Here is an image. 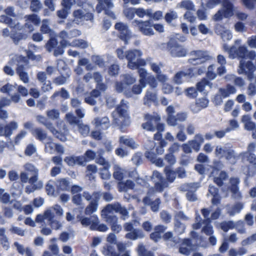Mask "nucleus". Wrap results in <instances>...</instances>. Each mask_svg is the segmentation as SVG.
<instances>
[{
  "label": "nucleus",
  "mask_w": 256,
  "mask_h": 256,
  "mask_svg": "<svg viewBox=\"0 0 256 256\" xmlns=\"http://www.w3.org/2000/svg\"><path fill=\"white\" fill-rule=\"evenodd\" d=\"M47 116L51 120H57L60 116V112L58 110L52 109L46 112Z\"/></svg>",
  "instance_id": "nucleus-59"
},
{
  "label": "nucleus",
  "mask_w": 256,
  "mask_h": 256,
  "mask_svg": "<svg viewBox=\"0 0 256 256\" xmlns=\"http://www.w3.org/2000/svg\"><path fill=\"white\" fill-rule=\"evenodd\" d=\"M132 66L130 68L131 70H134L139 68L140 66H144L146 64V62L144 59L140 58L136 59V61L134 62H131Z\"/></svg>",
  "instance_id": "nucleus-54"
},
{
  "label": "nucleus",
  "mask_w": 256,
  "mask_h": 256,
  "mask_svg": "<svg viewBox=\"0 0 256 256\" xmlns=\"http://www.w3.org/2000/svg\"><path fill=\"white\" fill-rule=\"evenodd\" d=\"M122 80L125 84L130 86L134 84L136 82V80L131 75L129 74H125L123 76Z\"/></svg>",
  "instance_id": "nucleus-61"
},
{
  "label": "nucleus",
  "mask_w": 256,
  "mask_h": 256,
  "mask_svg": "<svg viewBox=\"0 0 256 256\" xmlns=\"http://www.w3.org/2000/svg\"><path fill=\"white\" fill-rule=\"evenodd\" d=\"M88 43L82 39H76L72 42V46L74 47L80 48L85 49L88 47Z\"/></svg>",
  "instance_id": "nucleus-48"
},
{
  "label": "nucleus",
  "mask_w": 256,
  "mask_h": 256,
  "mask_svg": "<svg viewBox=\"0 0 256 256\" xmlns=\"http://www.w3.org/2000/svg\"><path fill=\"white\" fill-rule=\"evenodd\" d=\"M142 55L140 50H129L126 52V58L128 60V67L130 68L131 67V62H134V60L138 58H140Z\"/></svg>",
  "instance_id": "nucleus-18"
},
{
  "label": "nucleus",
  "mask_w": 256,
  "mask_h": 256,
  "mask_svg": "<svg viewBox=\"0 0 256 256\" xmlns=\"http://www.w3.org/2000/svg\"><path fill=\"white\" fill-rule=\"evenodd\" d=\"M5 232L4 228H0V244L4 250H8L10 248V242Z\"/></svg>",
  "instance_id": "nucleus-33"
},
{
  "label": "nucleus",
  "mask_w": 256,
  "mask_h": 256,
  "mask_svg": "<svg viewBox=\"0 0 256 256\" xmlns=\"http://www.w3.org/2000/svg\"><path fill=\"white\" fill-rule=\"evenodd\" d=\"M138 71L140 76L141 72H144V80L146 86V84H148L152 88H155L157 86V80L156 78L154 76H148L146 71V70L145 69L143 68H140Z\"/></svg>",
  "instance_id": "nucleus-20"
},
{
  "label": "nucleus",
  "mask_w": 256,
  "mask_h": 256,
  "mask_svg": "<svg viewBox=\"0 0 256 256\" xmlns=\"http://www.w3.org/2000/svg\"><path fill=\"white\" fill-rule=\"evenodd\" d=\"M197 183H188L183 184L181 186L182 190L186 192V198L189 202H194L198 200L196 192L198 188Z\"/></svg>",
  "instance_id": "nucleus-10"
},
{
  "label": "nucleus",
  "mask_w": 256,
  "mask_h": 256,
  "mask_svg": "<svg viewBox=\"0 0 256 256\" xmlns=\"http://www.w3.org/2000/svg\"><path fill=\"white\" fill-rule=\"evenodd\" d=\"M139 84H134L132 89V92L136 94H140L144 88L146 87V83L144 80V72H142L140 74V79L139 80Z\"/></svg>",
  "instance_id": "nucleus-22"
},
{
  "label": "nucleus",
  "mask_w": 256,
  "mask_h": 256,
  "mask_svg": "<svg viewBox=\"0 0 256 256\" xmlns=\"http://www.w3.org/2000/svg\"><path fill=\"white\" fill-rule=\"evenodd\" d=\"M30 2V8L34 12H39L42 8V4L40 0H28Z\"/></svg>",
  "instance_id": "nucleus-44"
},
{
  "label": "nucleus",
  "mask_w": 256,
  "mask_h": 256,
  "mask_svg": "<svg viewBox=\"0 0 256 256\" xmlns=\"http://www.w3.org/2000/svg\"><path fill=\"white\" fill-rule=\"evenodd\" d=\"M224 157H225L228 160H232V162L234 163L235 162L236 156L235 152L233 150L227 148Z\"/></svg>",
  "instance_id": "nucleus-60"
},
{
  "label": "nucleus",
  "mask_w": 256,
  "mask_h": 256,
  "mask_svg": "<svg viewBox=\"0 0 256 256\" xmlns=\"http://www.w3.org/2000/svg\"><path fill=\"white\" fill-rule=\"evenodd\" d=\"M110 166H105L100 170V177L102 180H108L110 178V174L109 172Z\"/></svg>",
  "instance_id": "nucleus-50"
},
{
  "label": "nucleus",
  "mask_w": 256,
  "mask_h": 256,
  "mask_svg": "<svg viewBox=\"0 0 256 256\" xmlns=\"http://www.w3.org/2000/svg\"><path fill=\"white\" fill-rule=\"evenodd\" d=\"M66 116L67 120L70 124H76L78 126L81 122V120L72 114L68 113L66 114Z\"/></svg>",
  "instance_id": "nucleus-53"
},
{
  "label": "nucleus",
  "mask_w": 256,
  "mask_h": 256,
  "mask_svg": "<svg viewBox=\"0 0 256 256\" xmlns=\"http://www.w3.org/2000/svg\"><path fill=\"white\" fill-rule=\"evenodd\" d=\"M122 208L120 204L118 202L114 204H108L104 207L103 212L112 213V211H114L118 212Z\"/></svg>",
  "instance_id": "nucleus-41"
},
{
  "label": "nucleus",
  "mask_w": 256,
  "mask_h": 256,
  "mask_svg": "<svg viewBox=\"0 0 256 256\" xmlns=\"http://www.w3.org/2000/svg\"><path fill=\"white\" fill-rule=\"evenodd\" d=\"M94 124L96 128L102 130H106L110 126V120L107 116L94 118Z\"/></svg>",
  "instance_id": "nucleus-17"
},
{
  "label": "nucleus",
  "mask_w": 256,
  "mask_h": 256,
  "mask_svg": "<svg viewBox=\"0 0 256 256\" xmlns=\"http://www.w3.org/2000/svg\"><path fill=\"white\" fill-rule=\"evenodd\" d=\"M98 1L96 10L98 12L106 9H110L114 6L112 0H98Z\"/></svg>",
  "instance_id": "nucleus-24"
},
{
  "label": "nucleus",
  "mask_w": 256,
  "mask_h": 256,
  "mask_svg": "<svg viewBox=\"0 0 256 256\" xmlns=\"http://www.w3.org/2000/svg\"><path fill=\"white\" fill-rule=\"evenodd\" d=\"M48 20H44L42 24L40 30L41 33L42 34H50L52 32V29L50 28L48 24H46Z\"/></svg>",
  "instance_id": "nucleus-63"
},
{
  "label": "nucleus",
  "mask_w": 256,
  "mask_h": 256,
  "mask_svg": "<svg viewBox=\"0 0 256 256\" xmlns=\"http://www.w3.org/2000/svg\"><path fill=\"white\" fill-rule=\"evenodd\" d=\"M142 202L145 205L150 206L153 212L158 210L160 204V199L159 198H156L154 200H152L148 196H146L144 198Z\"/></svg>",
  "instance_id": "nucleus-23"
},
{
  "label": "nucleus",
  "mask_w": 256,
  "mask_h": 256,
  "mask_svg": "<svg viewBox=\"0 0 256 256\" xmlns=\"http://www.w3.org/2000/svg\"><path fill=\"white\" fill-rule=\"evenodd\" d=\"M102 216L105 219L106 222L110 226L118 222V217L112 212H107L102 210Z\"/></svg>",
  "instance_id": "nucleus-31"
},
{
  "label": "nucleus",
  "mask_w": 256,
  "mask_h": 256,
  "mask_svg": "<svg viewBox=\"0 0 256 256\" xmlns=\"http://www.w3.org/2000/svg\"><path fill=\"white\" fill-rule=\"evenodd\" d=\"M214 65L211 64L208 67V71L206 72V77L210 80H214L216 76V74L214 72Z\"/></svg>",
  "instance_id": "nucleus-58"
},
{
  "label": "nucleus",
  "mask_w": 256,
  "mask_h": 256,
  "mask_svg": "<svg viewBox=\"0 0 256 256\" xmlns=\"http://www.w3.org/2000/svg\"><path fill=\"white\" fill-rule=\"evenodd\" d=\"M193 71L192 70L188 69L186 71H180L177 72L174 76V82L177 84H180L182 82L183 78H192L194 76Z\"/></svg>",
  "instance_id": "nucleus-19"
},
{
  "label": "nucleus",
  "mask_w": 256,
  "mask_h": 256,
  "mask_svg": "<svg viewBox=\"0 0 256 256\" xmlns=\"http://www.w3.org/2000/svg\"><path fill=\"white\" fill-rule=\"evenodd\" d=\"M97 167L94 164H88L86 166V176L88 177L90 180H94V174L97 172Z\"/></svg>",
  "instance_id": "nucleus-46"
},
{
  "label": "nucleus",
  "mask_w": 256,
  "mask_h": 256,
  "mask_svg": "<svg viewBox=\"0 0 256 256\" xmlns=\"http://www.w3.org/2000/svg\"><path fill=\"white\" fill-rule=\"evenodd\" d=\"M240 154L243 160H246L250 163L256 165V156L254 153L242 152Z\"/></svg>",
  "instance_id": "nucleus-43"
},
{
  "label": "nucleus",
  "mask_w": 256,
  "mask_h": 256,
  "mask_svg": "<svg viewBox=\"0 0 256 256\" xmlns=\"http://www.w3.org/2000/svg\"><path fill=\"white\" fill-rule=\"evenodd\" d=\"M34 30V25L28 22H26L23 26L18 23L11 30L10 37L14 44L18 45L21 41L26 40L28 38V34L32 32Z\"/></svg>",
  "instance_id": "nucleus-3"
},
{
  "label": "nucleus",
  "mask_w": 256,
  "mask_h": 256,
  "mask_svg": "<svg viewBox=\"0 0 256 256\" xmlns=\"http://www.w3.org/2000/svg\"><path fill=\"white\" fill-rule=\"evenodd\" d=\"M242 172L246 175V178L253 176L256 172L255 167L251 166H242Z\"/></svg>",
  "instance_id": "nucleus-42"
},
{
  "label": "nucleus",
  "mask_w": 256,
  "mask_h": 256,
  "mask_svg": "<svg viewBox=\"0 0 256 256\" xmlns=\"http://www.w3.org/2000/svg\"><path fill=\"white\" fill-rule=\"evenodd\" d=\"M24 65H18L16 68V72L20 76L21 80L24 83H28L29 80L28 76V73L24 71Z\"/></svg>",
  "instance_id": "nucleus-35"
},
{
  "label": "nucleus",
  "mask_w": 256,
  "mask_h": 256,
  "mask_svg": "<svg viewBox=\"0 0 256 256\" xmlns=\"http://www.w3.org/2000/svg\"><path fill=\"white\" fill-rule=\"evenodd\" d=\"M58 40L55 37H50L46 44L45 47L46 50L50 52L58 44Z\"/></svg>",
  "instance_id": "nucleus-47"
},
{
  "label": "nucleus",
  "mask_w": 256,
  "mask_h": 256,
  "mask_svg": "<svg viewBox=\"0 0 256 256\" xmlns=\"http://www.w3.org/2000/svg\"><path fill=\"white\" fill-rule=\"evenodd\" d=\"M72 14L74 18V21L76 22L77 24L84 20L92 21L94 20V14L90 12L84 13L80 9L74 10Z\"/></svg>",
  "instance_id": "nucleus-13"
},
{
  "label": "nucleus",
  "mask_w": 256,
  "mask_h": 256,
  "mask_svg": "<svg viewBox=\"0 0 256 256\" xmlns=\"http://www.w3.org/2000/svg\"><path fill=\"white\" fill-rule=\"evenodd\" d=\"M136 8H128L124 10V14L125 16L128 20H132L136 14Z\"/></svg>",
  "instance_id": "nucleus-55"
},
{
  "label": "nucleus",
  "mask_w": 256,
  "mask_h": 256,
  "mask_svg": "<svg viewBox=\"0 0 256 256\" xmlns=\"http://www.w3.org/2000/svg\"><path fill=\"white\" fill-rule=\"evenodd\" d=\"M204 139L200 134H197L194 136V139L188 141L192 150L198 152L200 149L201 145L204 143Z\"/></svg>",
  "instance_id": "nucleus-14"
},
{
  "label": "nucleus",
  "mask_w": 256,
  "mask_h": 256,
  "mask_svg": "<svg viewBox=\"0 0 256 256\" xmlns=\"http://www.w3.org/2000/svg\"><path fill=\"white\" fill-rule=\"evenodd\" d=\"M220 228L225 232L234 227V224L232 221L223 222L220 224Z\"/></svg>",
  "instance_id": "nucleus-57"
},
{
  "label": "nucleus",
  "mask_w": 256,
  "mask_h": 256,
  "mask_svg": "<svg viewBox=\"0 0 256 256\" xmlns=\"http://www.w3.org/2000/svg\"><path fill=\"white\" fill-rule=\"evenodd\" d=\"M144 236V234L142 230L135 228L126 234L125 238L130 240H136L138 238H143Z\"/></svg>",
  "instance_id": "nucleus-25"
},
{
  "label": "nucleus",
  "mask_w": 256,
  "mask_h": 256,
  "mask_svg": "<svg viewBox=\"0 0 256 256\" xmlns=\"http://www.w3.org/2000/svg\"><path fill=\"white\" fill-rule=\"evenodd\" d=\"M76 222H80L83 226H90L91 230L106 232L108 230L106 224H100L98 218L96 215L86 217L80 214L76 216Z\"/></svg>",
  "instance_id": "nucleus-5"
},
{
  "label": "nucleus",
  "mask_w": 256,
  "mask_h": 256,
  "mask_svg": "<svg viewBox=\"0 0 256 256\" xmlns=\"http://www.w3.org/2000/svg\"><path fill=\"white\" fill-rule=\"evenodd\" d=\"M186 228L184 224L181 222L180 220H174V232L178 234H180L184 232Z\"/></svg>",
  "instance_id": "nucleus-49"
},
{
  "label": "nucleus",
  "mask_w": 256,
  "mask_h": 256,
  "mask_svg": "<svg viewBox=\"0 0 256 256\" xmlns=\"http://www.w3.org/2000/svg\"><path fill=\"white\" fill-rule=\"evenodd\" d=\"M213 176L214 182L220 187L223 186L224 182L228 178V176L226 172L221 171L218 176Z\"/></svg>",
  "instance_id": "nucleus-30"
},
{
  "label": "nucleus",
  "mask_w": 256,
  "mask_h": 256,
  "mask_svg": "<svg viewBox=\"0 0 256 256\" xmlns=\"http://www.w3.org/2000/svg\"><path fill=\"white\" fill-rule=\"evenodd\" d=\"M79 132L84 136H87L90 132V128L88 125L83 124L82 122L78 125Z\"/></svg>",
  "instance_id": "nucleus-52"
},
{
  "label": "nucleus",
  "mask_w": 256,
  "mask_h": 256,
  "mask_svg": "<svg viewBox=\"0 0 256 256\" xmlns=\"http://www.w3.org/2000/svg\"><path fill=\"white\" fill-rule=\"evenodd\" d=\"M190 54L192 58L188 60V62L193 65L204 63L210 59L208 52L206 50H192L190 52Z\"/></svg>",
  "instance_id": "nucleus-9"
},
{
  "label": "nucleus",
  "mask_w": 256,
  "mask_h": 256,
  "mask_svg": "<svg viewBox=\"0 0 256 256\" xmlns=\"http://www.w3.org/2000/svg\"><path fill=\"white\" fill-rule=\"evenodd\" d=\"M244 204L241 202H236L232 206H227L226 210L228 214L230 216H234L236 214L240 213L244 208Z\"/></svg>",
  "instance_id": "nucleus-21"
},
{
  "label": "nucleus",
  "mask_w": 256,
  "mask_h": 256,
  "mask_svg": "<svg viewBox=\"0 0 256 256\" xmlns=\"http://www.w3.org/2000/svg\"><path fill=\"white\" fill-rule=\"evenodd\" d=\"M188 118V114L186 112H180L176 114L174 117H170L166 120L167 124L170 126H176L178 122H184Z\"/></svg>",
  "instance_id": "nucleus-15"
},
{
  "label": "nucleus",
  "mask_w": 256,
  "mask_h": 256,
  "mask_svg": "<svg viewBox=\"0 0 256 256\" xmlns=\"http://www.w3.org/2000/svg\"><path fill=\"white\" fill-rule=\"evenodd\" d=\"M137 252L138 256H154L152 252L147 250L145 246L142 244L138 246Z\"/></svg>",
  "instance_id": "nucleus-45"
},
{
  "label": "nucleus",
  "mask_w": 256,
  "mask_h": 256,
  "mask_svg": "<svg viewBox=\"0 0 256 256\" xmlns=\"http://www.w3.org/2000/svg\"><path fill=\"white\" fill-rule=\"evenodd\" d=\"M156 102H157L156 94L148 90L144 97V104L150 106L152 103Z\"/></svg>",
  "instance_id": "nucleus-34"
},
{
  "label": "nucleus",
  "mask_w": 256,
  "mask_h": 256,
  "mask_svg": "<svg viewBox=\"0 0 256 256\" xmlns=\"http://www.w3.org/2000/svg\"><path fill=\"white\" fill-rule=\"evenodd\" d=\"M32 133L36 140L40 142H43L47 138L46 132L42 128H34L32 130Z\"/></svg>",
  "instance_id": "nucleus-29"
},
{
  "label": "nucleus",
  "mask_w": 256,
  "mask_h": 256,
  "mask_svg": "<svg viewBox=\"0 0 256 256\" xmlns=\"http://www.w3.org/2000/svg\"><path fill=\"white\" fill-rule=\"evenodd\" d=\"M246 52L247 48L244 46H240L238 48L235 46H232L230 50V58H242L240 62L238 72L240 74H246L248 80L251 81L254 78V72L256 70V66L250 60L246 61Z\"/></svg>",
  "instance_id": "nucleus-1"
},
{
  "label": "nucleus",
  "mask_w": 256,
  "mask_h": 256,
  "mask_svg": "<svg viewBox=\"0 0 256 256\" xmlns=\"http://www.w3.org/2000/svg\"><path fill=\"white\" fill-rule=\"evenodd\" d=\"M118 142L120 146H126L132 150L136 149L138 147V144L134 138L127 136H120Z\"/></svg>",
  "instance_id": "nucleus-16"
},
{
  "label": "nucleus",
  "mask_w": 256,
  "mask_h": 256,
  "mask_svg": "<svg viewBox=\"0 0 256 256\" xmlns=\"http://www.w3.org/2000/svg\"><path fill=\"white\" fill-rule=\"evenodd\" d=\"M218 27H220V28H223L220 26H216V32L218 34H220L221 36V38L224 41L229 40L232 38V35L230 30H226L220 32L218 30Z\"/></svg>",
  "instance_id": "nucleus-38"
},
{
  "label": "nucleus",
  "mask_w": 256,
  "mask_h": 256,
  "mask_svg": "<svg viewBox=\"0 0 256 256\" xmlns=\"http://www.w3.org/2000/svg\"><path fill=\"white\" fill-rule=\"evenodd\" d=\"M18 128V124L14 121H11L4 126V132L6 137H10L12 132Z\"/></svg>",
  "instance_id": "nucleus-32"
},
{
  "label": "nucleus",
  "mask_w": 256,
  "mask_h": 256,
  "mask_svg": "<svg viewBox=\"0 0 256 256\" xmlns=\"http://www.w3.org/2000/svg\"><path fill=\"white\" fill-rule=\"evenodd\" d=\"M152 20L145 21L134 20L132 22V27L145 36H152L154 34V33L152 28Z\"/></svg>",
  "instance_id": "nucleus-7"
},
{
  "label": "nucleus",
  "mask_w": 256,
  "mask_h": 256,
  "mask_svg": "<svg viewBox=\"0 0 256 256\" xmlns=\"http://www.w3.org/2000/svg\"><path fill=\"white\" fill-rule=\"evenodd\" d=\"M146 157L156 166H160V158H157V154L150 151L146 152Z\"/></svg>",
  "instance_id": "nucleus-39"
},
{
  "label": "nucleus",
  "mask_w": 256,
  "mask_h": 256,
  "mask_svg": "<svg viewBox=\"0 0 256 256\" xmlns=\"http://www.w3.org/2000/svg\"><path fill=\"white\" fill-rule=\"evenodd\" d=\"M82 196L87 201L91 200L84 210L86 214L90 215L97 210L102 192L99 191H94L91 194L88 192H84Z\"/></svg>",
  "instance_id": "nucleus-6"
},
{
  "label": "nucleus",
  "mask_w": 256,
  "mask_h": 256,
  "mask_svg": "<svg viewBox=\"0 0 256 256\" xmlns=\"http://www.w3.org/2000/svg\"><path fill=\"white\" fill-rule=\"evenodd\" d=\"M114 28L118 32L120 39L127 42L130 37L128 25L122 22H118L115 24Z\"/></svg>",
  "instance_id": "nucleus-11"
},
{
  "label": "nucleus",
  "mask_w": 256,
  "mask_h": 256,
  "mask_svg": "<svg viewBox=\"0 0 256 256\" xmlns=\"http://www.w3.org/2000/svg\"><path fill=\"white\" fill-rule=\"evenodd\" d=\"M70 188V182L67 178H62L57 180L56 188L58 190L68 191Z\"/></svg>",
  "instance_id": "nucleus-28"
},
{
  "label": "nucleus",
  "mask_w": 256,
  "mask_h": 256,
  "mask_svg": "<svg viewBox=\"0 0 256 256\" xmlns=\"http://www.w3.org/2000/svg\"><path fill=\"white\" fill-rule=\"evenodd\" d=\"M102 252L105 256H119V253L116 252L114 247L110 244L104 246Z\"/></svg>",
  "instance_id": "nucleus-36"
},
{
  "label": "nucleus",
  "mask_w": 256,
  "mask_h": 256,
  "mask_svg": "<svg viewBox=\"0 0 256 256\" xmlns=\"http://www.w3.org/2000/svg\"><path fill=\"white\" fill-rule=\"evenodd\" d=\"M167 47L171 56L173 57H184L186 55V50L178 42L171 38L167 44Z\"/></svg>",
  "instance_id": "nucleus-8"
},
{
  "label": "nucleus",
  "mask_w": 256,
  "mask_h": 256,
  "mask_svg": "<svg viewBox=\"0 0 256 256\" xmlns=\"http://www.w3.org/2000/svg\"><path fill=\"white\" fill-rule=\"evenodd\" d=\"M59 95L60 96L64 99H67L69 97V94L68 91L64 88H62L60 89V91H56L54 92V94H52V97L54 98Z\"/></svg>",
  "instance_id": "nucleus-64"
},
{
  "label": "nucleus",
  "mask_w": 256,
  "mask_h": 256,
  "mask_svg": "<svg viewBox=\"0 0 256 256\" xmlns=\"http://www.w3.org/2000/svg\"><path fill=\"white\" fill-rule=\"evenodd\" d=\"M210 84V82L208 79L204 78L201 81L197 83L196 89L202 92L204 90L206 86L209 85Z\"/></svg>",
  "instance_id": "nucleus-56"
},
{
  "label": "nucleus",
  "mask_w": 256,
  "mask_h": 256,
  "mask_svg": "<svg viewBox=\"0 0 256 256\" xmlns=\"http://www.w3.org/2000/svg\"><path fill=\"white\" fill-rule=\"evenodd\" d=\"M151 179L154 182H155V179L158 180L155 182L154 186L157 190L160 191V172L156 170L154 171L151 176Z\"/></svg>",
  "instance_id": "nucleus-51"
},
{
  "label": "nucleus",
  "mask_w": 256,
  "mask_h": 256,
  "mask_svg": "<svg viewBox=\"0 0 256 256\" xmlns=\"http://www.w3.org/2000/svg\"><path fill=\"white\" fill-rule=\"evenodd\" d=\"M144 118L146 122L142 124V128L149 132H154L156 130L154 139L158 141V144H160V116L157 113H154V114H146L144 116Z\"/></svg>",
  "instance_id": "nucleus-4"
},
{
  "label": "nucleus",
  "mask_w": 256,
  "mask_h": 256,
  "mask_svg": "<svg viewBox=\"0 0 256 256\" xmlns=\"http://www.w3.org/2000/svg\"><path fill=\"white\" fill-rule=\"evenodd\" d=\"M4 190L0 188V200L4 204H7L10 202V195L7 193H4Z\"/></svg>",
  "instance_id": "nucleus-62"
},
{
  "label": "nucleus",
  "mask_w": 256,
  "mask_h": 256,
  "mask_svg": "<svg viewBox=\"0 0 256 256\" xmlns=\"http://www.w3.org/2000/svg\"><path fill=\"white\" fill-rule=\"evenodd\" d=\"M211 222L210 218L202 220V224L204 226L202 229V232L206 236H211L214 234V231Z\"/></svg>",
  "instance_id": "nucleus-27"
},
{
  "label": "nucleus",
  "mask_w": 256,
  "mask_h": 256,
  "mask_svg": "<svg viewBox=\"0 0 256 256\" xmlns=\"http://www.w3.org/2000/svg\"><path fill=\"white\" fill-rule=\"evenodd\" d=\"M128 106L122 100L120 104L116 108L118 118L114 119L115 124L118 126L122 132L126 133L128 132V127L130 124V117L128 112Z\"/></svg>",
  "instance_id": "nucleus-2"
},
{
  "label": "nucleus",
  "mask_w": 256,
  "mask_h": 256,
  "mask_svg": "<svg viewBox=\"0 0 256 256\" xmlns=\"http://www.w3.org/2000/svg\"><path fill=\"white\" fill-rule=\"evenodd\" d=\"M26 22H28L32 23L34 25L38 26L40 24V18L36 14H32L28 15H26L24 16Z\"/></svg>",
  "instance_id": "nucleus-40"
},
{
  "label": "nucleus",
  "mask_w": 256,
  "mask_h": 256,
  "mask_svg": "<svg viewBox=\"0 0 256 256\" xmlns=\"http://www.w3.org/2000/svg\"><path fill=\"white\" fill-rule=\"evenodd\" d=\"M230 186L229 189L232 192V198L236 200H240L242 198V194L239 190L238 185L240 180L238 178H231L230 180Z\"/></svg>",
  "instance_id": "nucleus-12"
},
{
  "label": "nucleus",
  "mask_w": 256,
  "mask_h": 256,
  "mask_svg": "<svg viewBox=\"0 0 256 256\" xmlns=\"http://www.w3.org/2000/svg\"><path fill=\"white\" fill-rule=\"evenodd\" d=\"M222 6L224 9L222 10L224 16L226 18L232 16L233 15L232 4L229 0L223 1Z\"/></svg>",
  "instance_id": "nucleus-26"
},
{
  "label": "nucleus",
  "mask_w": 256,
  "mask_h": 256,
  "mask_svg": "<svg viewBox=\"0 0 256 256\" xmlns=\"http://www.w3.org/2000/svg\"><path fill=\"white\" fill-rule=\"evenodd\" d=\"M166 180L169 182H172L176 178V172L172 170L170 166H166L164 169Z\"/></svg>",
  "instance_id": "nucleus-37"
}]
</instances>
